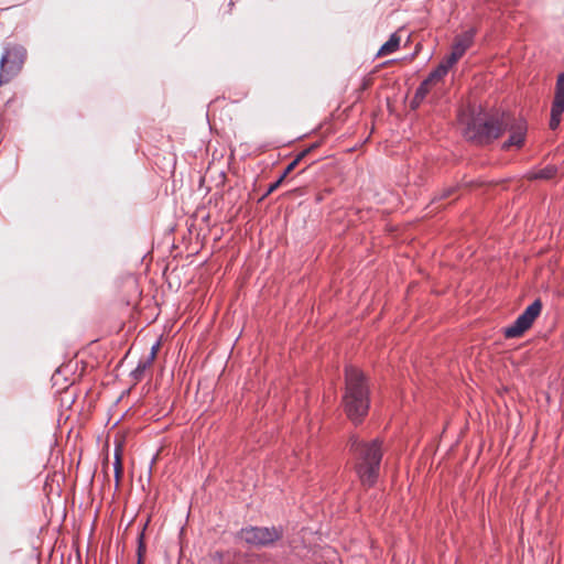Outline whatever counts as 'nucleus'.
<instances>
[{
	"label": "nucleus",
	"instance_id": "1",
	"mask_svg": "<svg viewBox=\"0 0 564 564\" xmlns=\"http://www.w3.org/2000/svg\"><path fill=\"white\" fill-rule=\"evenodd\" d=\"M345 378L344 409L354 423H359L369 410V388L362 372L355 367H346Z\"/></svg>",
	"mask_w": 564,
	"mask_h": 564
},
{
	"label": "nucleus",
	"instance_id": "2",
	"mask_svg": "<svg viewBox=\"0 0 564 564\" xmlns=\"http://www.w3.org/2000/svg\"><path fill=\"white\" fill-rule=\"evenodd\" d=\"M349 448L355 456V469L361 484L371 487L377 481L382 458L380 442H364L357 436H351Z\"/></svg>",
	"mask_w": 564,
	"mask_h": 564
},
{
	"label": "nucleus",
	"instance_id": "3",
	"mask_svg": "<svg viewBox=\"0 0 564 564\" xmlns=\"http://www.w3.org/2000/svg\"><path fill=\"white\" fill-rule=\"evenodd\" d=\"M508 116H492L489 118L475 117L467 122L465 134L479 143H487L499 138L508 129Z\"/></svg>",
	"mask_w": 564,
	"mask_h": 564
},
{
	"label": "nucleus",
	"instance_id": "4",
	"mask_svg": "<svg viewBox=\"0 0 564 564\" xmlns=\"http://www.w3.org/2000/svg\"><path fill=\"white\" fill-rule=\"evenodd\" d=\"M25 50L19 45L4 48L0 59V86L9 83L20 73L25 61Z\"/></svg>",
	"mask_w": 564,
	"mask_h": 564
},
{
	"label": "nucleus",
	"instance_id": "5",
	"mask_svg": "<svg viewBox=\"0 0 564 564\" xmlns=\"http://www.w3.org/2000/svg\"><path fill=\"white\" fill-rule=\"evenodd\" d=\"M240 538L250 545L263 547L280 540L282 538V530L275 527H249L240 531Z\"/></svg>",
	"mask_w": 564,
	"mask_h": 564
},
{
	"label": "nucleus",
	"instance_id": "6",
	"mask_svg": "<svg viewBox=\"0 0 564 564\" xmlns=\"http://www.w3.org/2000/svg\"><path fill=\"white\" fill-rule=\"evenodd\" d=\"M542 311V302L540 299H536L532 304H530L522 314H520L517 319L508 327L503 329V335L506 338H518L523 335L525 330H528L533 322L538 318Z\"/></svg>",
	"mask_w": 564,
	"mask_h": 564
},
{
	"label": "nucleus",
	"instance_id": "7",
	"mask_svg": "<svg viewBox=\"0 0 564 564\" xmlns=\"http://www.w3.org/2000/svg\"><path fill=\"white\" fill-rule=\"evenodd\" d=\"M474 39V31H467L462 35H458L455 39V42L452 46L451 54L445 57L440 66H444L446 72L448 73L449 68L457 63V61L465 54V52L470 47Z\"/></svg>",
	"mask_w": 564,
	"mask_h": 564
},
{
	"label": "nucleus",
	"instance_id": "8",
	"mask_svg": "<svg viewBox=\"0 0 564 564\" xmlns=\"http://www.w3.org/2000/svg\"><path fill=\"white\" fill-rule=\"evenodd\" d=\"M564 112V72L557 76L555 85L554 100L551 107L550 128L555 130L558 128Z\"/></svg>",
	"mask_w": 564,
	"mask_h": 564
},
{
	"label": "nucleus",
	"instance_id": "9",
	"mask_svg": "<svg viewBox=\"0 0 564 564\" xmlns=\"http://www.w3.org/2000/svg\"><path fill=\"white\" fill-rule=\"evenodd\" d=\"M447 75L444 66H437L429 76L420 84L416 89L417 99H425V97L433 90V88L443 80Z\"/></svg>",
	"mask_w": 564,
	"mask_h": 564
},
{
	"label": "nucleus",
	"instance_id": "10",
	"mask_svg": "<svg viewBox=\"0 0 564 564\" xmlns=\"http://www.w3.org/2000/svg\"><path fill=\"white\" fill-rule=\"evenodd\" d=\"M511 134L509 139L503 143V149H509L510 147L521 148L524 143L527 127L523 122H518L517 124L510 127Z\"/></svg>",
	"mask_w": 564,
	"mask_h": 564
},
{
	"label": "nucleus",
	"instance_id": "11",
	"mask_svg": "<svg viewBox=\"0 0 564 564\" xmlns=\"http://www.w3.org/2000/svg\"><path fill=\"white\" fill-rule=\"evenodd\" d=\"M557 174V167L555 165H547L539 171H532L528 173L529 180H552Z\"/></svg>",
	"mask_w": 564,
	"mask_h": 564
},
{
	"label": "nucleus",
	"instance_id": "12",
	"mask_svg": "<svg viewBox=\"0 0 564 564\" xmlns=\"http://www.w3.org/2000/svg\"><path fill=\"white\" fill-rule=\"evenodd\" d=\"M400 45V37L397 34H392L390 39L380 47L378 55H388L395 52Z\"/></svg>",
	"mask_w": 564,
	"mask_h": 564
},
{
	"label": "nucleus",
	"instance_id": "13",
	"mask_svg": "<svg viewBox=\"0 0 564 564\" xmlns=\"http://www.w3.org/2000/svg\"><path fill=\"white\" fill-rule=\"evenodd\" d=\"M113 470L117 486L119 485L121 475H122V462H121V448L117 447L115 452V462H113Z\"/></svg>",
	"mask_w": 564,
	"mask_h": 564
},
{
	"label": "nucleus",
	"instance_id": "14",
	"mask_svg": "<svg viewBox=\"0 0 564 564\" xmlns=\"http://www.w3.org/2000/svg\"><path fill=\"white\" fill-rule=\"evenodd\" d=\"M151 362L149 360H147L145 358L144 359H141L138 364V366L135 367L134 370L131 371V377L135 380V381H139L142 379L143 377V373L144 371L151 367Z\"/></svg>",
	"mask_w": 564,
	"mask_h": 564
},
{
	"label": "nucleus",
	"instance_id": "15",
	"mask_svg": "<svg viewBox=\"0 0 564 564\" xmlns=\"http://www.w3.org/2000/svg\"><path fill=\"white\" fill-rule=\"evenodd\" d=\"M308 152H310V149L304 150L296 155V158L284 170V172L282 174V175H284V178L286 177V175L289 173H291L295 169V166L307 155Z\"/></svg>",
	"mask_w": 564,
	"mask_h": 564
},
{
	"label": "nucleus",
	"instance_id": "16",
	"mask_svg": "<svg viewBox=\"0 0 564 564\" xmlns=\"http://www.w3.org/2000/svg\"><path fill=\"white\" fill-rule=\"evenodd\" d=\"M284 180V175H281L276 182H274L273 184H271L265 193V195H269L271 193H273L280 185L281 183L283 182Z\"/></svg>",
	"mask_w": 564,
	"mask_h": 564
},
{
	"label": "nucleus",
	"instance_id": "17",
	"mask_svg": "<svg viewBox=\"0 0 564 564\" xmlns=\"http://www.w3.org/2000/svg\"><path fill=\"white\" fill-rule=\"evenodd\" d=\"M159 347H160V344L156 343L155 345L152 346L151 348V351H150V355L145 358L147 360H149L151 364H153L155 357H156V354H158V350H159Z\"/></svg>",
	"mask_w": 564,
	"mask_h": 564
},
{
	"label": "nucleus",
	"instance_id": "18",
	"mask_svg": "<svg viewBox=\"0 0 564 564\" xmlns=\"http://www.w3.org/2000/svg\"><path fill=\"white\" fill-rule=\"evenodd\" d=\"M454 191H455L454 187H448V188L444 189L440 196H436L435 199L440 200V199L447 198L454 193Z\"/></svg>",
	"mask_w": 564,
	"mask_h": 564
},
{
	"label": "nucleus",
	"instance_id": "19",
	"mask_svg": "<svg viewBox=\"0 0 564 564\" xmlns=\"http://www.w3.org/2000/svg\"><path fill=\"white\" fill-rule=\"evenodd\" d=\"M423 100L424 99H417V94L415 93L413 99L411 100V108L416 109Z\"/></svg>",
	"mask_w": 564,
	"mask_h": 564
}]
</instances>
